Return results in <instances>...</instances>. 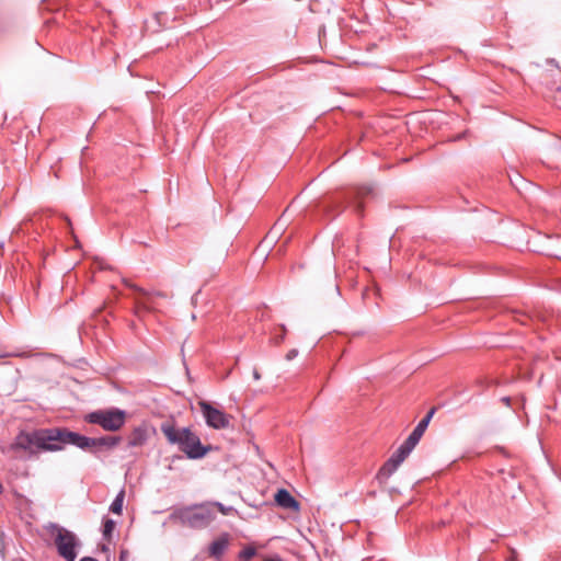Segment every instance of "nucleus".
I'll use <instances>...</instances> for the list:
<instances>
[{"instance_id":"7","label":"nucleus","mask_w":561,"mask_h":561,"mask_svg":"<svg viewBox=\"0 0 561 561\" xmlns=\"http://www.w3.org/2000/svg\"><path fill=\"white\" fill-rule=\"evenodd\" d=\"M129 287L139 293V297L136 298V313L139 314L141 311H158V298L167 299L168 295L162 291H147L136 285L127 284Z\"/></svg>"},{"instance_id":"22","label":"nucleus","mask_w":561,"mask_h":561,"mask_svg":"<svg viewBox=\"0 0 561 561\" xmlns=\"http://www.w3.org/2000/svg\"><path fill=\"white\" fill-rule=\"evenodd\" d=\"M435 412H436V408H435V407H434V408H432V409H430V411H428V412L426 413V415H425V416H424V417L419 422V424H423V426L427 428V426H428V424H430V422H431L432 417L434 416Z\"/></svg>"},{"instance_id":"14","label":"nucleus","mask_w":561,"mask_h":561,"mask_svg":"<svg viewBox=\"0 0 561 561\" xmlns=\"http://www.w3.org/2000/svg\"><path fill=\"white\" fill-rule=\"evenodd\" d=\"M148 439L146 426H137L133 430L128 438V447H139L145 445Z\"/></svg>"},{"instance_id":"1","label":"nucleus","mask_w":561,"mask_h":561,"mask_svg":"<svg viewBox=\"0 0 561 561\" xmlns=\"http://www.w3.org/2000/svg\"><path fill=\"white\" fill-rule=\"evenodd\" d=\"M160 430L171 445L178 448L188 459H201L210 450V446H204L201 438L190 427H176L173 422H164Z\"/></svg>"},{"instance_id":"20","label":"nucleus","mask_w":561,"mask_h":561,"mask_svg":"<svg viewBox=\"0 0 561 561\" xmlns=\"http://www.w3.org/2000/svg\"><path fill=\"white\" fill-rule=\"evenodd\" d=\"M256 554V549L253 546H245L240 552H239V560L240 561H249Z\"/></svg>"},{"instance_id":"23","label":"nucleus","mask_w":561,"mask_h":561,"mask_svg":"<svg viewBox=\"0 0 561 561\" xmlns=\"http://www.w3.org/2000/svg\"><path fill=\"white\" fill-rule=\"evenodd\" d=\"M297 355H298V351L296 348H293L287 352L285 357L287 360H293Z\"/></svg>"},{"instance_id":"13","label":"nucleus","mask_w":561,"mask_h":561,"mask_svg":"<svg viewBox=\"0 0 561 561\" xmlns=\"http://www.w3.org/2000/svg\"><path fill=\"white\" fill-rule=\"evenodd\" d=\"M401 463L392 456L382 465L377 473V479L380 483H386L387 480L397 471Z\"/></svg>"},{"instance_id":"12","label":"nucleus","mask_w":561,"mask_h":561,"mask_svg":"<svg viewBox=\"0 0 561 561\" xmlns=\"http://www.w3.org/2000/svg\"><path fill=\"white\" fill-rule=\"evenodd\" d=\"M276 503L286 510H295L299 508V503L295 500V497L285 489H279L275 494Z\"/></svg>"},{"instance_id":"3","label":"nucleus","mask_w":561,"mask_h":561,"mask_svg":"<svg viewBox=\"0 0 561 561\" xmlns=\"http://www.w3.org/2000/svg\"><path fill=\"white\" fill-rule=\"evenodd\" d=\"M48 530L54 537V543L58 556L65 561H76L78 557V548L81 546L77 535L57 524H50Z\"/></svg>"},{"instance_id":"19","label":"nucleus","mask_w":561,"mask_h":561,"mask_svg":"<svg viewBox=\"0 0 561 561\" xmlns=\"http://www.w3.org/2000/svg\"><path fill=\"white\" fill-rule=\"evenodd\" d=\"M208 503L210 504V507L216 512V510L218 512H220L222 515H231V514H236L237 513V510L232 506H226L224 505L222 503L220 502H216V501H208Z\"/></svg>"},{"instance_id":"27","label":"nucleus","mask_w":561,"mask_h":561,"mask_svg":"<svg viewBox=\"0 0 561 561\" xmlns=\"http://www.w3.org/2000/svg\"><path fill=\"white\" fill-rule=\"evenodd\" d=\"M253 378H254L255 380H259V379L261 378V375H260V373L257 371V369H254V370H253Z\"/></svg>"},{"instance_id":"29","label":"nucleus","mask_w":561,"mask_h":561,"mask_svg":"<svg viewBox=\"0 0 561 561\" xmlns=\"http://www.w3.org/2000/svg\"><path fill=\"white\" fill-rule=\"evenodd\" d=\"M80 561H98L95 558L92 557H84Z\"/></svg>"},{"instance_id":"8","label":"nucleus","mask_w":561,"mask_h":561,"mask_svg":"<svg viewBox=\"0 0 561 561\" xmlns=\"http://www.w3.org/2000/svg\"><path fill=\"white\" fill-rule=\"evenodd\" d=\"M39 450H60L64 448V428L38 430Z\"/></svg>"},{"instance_id":"24","label":"nucleus","mask_w":561,"mask_h":561,"mask_svg":"<svg viewBox=\"0 0 561 561\" xmlns=\"http://www.w3.org/2000/svg\"><path fill=\"white\" fill-rule=\"evenodd\" d=\"M510 556L507 557V561H516L517 560V551L514 548L510 549Z\"/></svg>"},{"instance_id":"6","label":"nucleus","mask_w":561,"mask_h":561,"mask_svg":"<svg viewBox=\"0 0 561 561\" xmlns=\"http://www.w3.org/2000/svg\"><path fill=\"white\" fill-rule=\"evenodd\" d=\"M38 430L32 432L21 431L9 446V450L18 453L20 450L27 453L30 456L35 455L39 450Z\"/></svg>"},{"instance_id":"2","label":"nucleus","mask_w":561,"mask_h":561,"mask_svg":"<svg viewBox=\"0 0 561 561\" xmlns=\"http://www.w3.org/2000/svg\"><path fill=\"white\" fill-rule=\"evenodd\" d=\"M170 519L192 529H205L216 519V512L208 502L195 503L174 508Z\"/></svg>"},{"instance_id":"16","label":"nucleus","mask_w":561,"mask_h":561,"mask_svg":"<svg viewBox=\"0 0 561 561\" xmlns=\"http://www.w3.org/2000/svg\"><path fill=\"white\" fill-rule=\"evenodd\" d=\"M413 449L414 446L409 445L408 442L404 440L400 445V447L392 454V457L397 459L400 463H402Z\"/></svg>"},{"instance_id":"4","label":"nucleus","mask_w":561,"mask_h":561,"mask_svg":"<svg viewBox=\"0 0 561 561\" xmlns=\"http://www.w3.org/2000/svg\"><path fill=\"white\" fill-rule=\"evenodd\" d=\"M85 421L101 426L104 431L116 432L124 426L126 412L119 409L98 410L87 414Z\"/></svg>"},{"instance_id":"31","label":"nucleus","mask_w":561,"mask_h":561,"mask_svg":"<svg viewBox=\"0 0 561 561\" xmlns=\"http://www.w3.org/2000/svg\"><path fill=\"white\" fill-rule=\"evenodd\" d=\"M357 207H358V211H360L363 206H362V204L359 203Z\"/></svg>"},{"instance_id":"30","label":"nucleus","mask_w":561,"mask_h":561,"mask_svg":"<svg viewBox=\"0 0 561 561\" xmlns=\"http://www.w3.org/2000/svg\"><path fill=\"white\" fill-rule=\"evenodd\" d=\"M3 490H4V489H3V485H2V483L0 482V494L3 492Z\"/></svg>"},{"instance_id":"26","label":"nucleus","mask_w":561,"mask_h":561,"mask_svg":"<svg viewBox=\"0 0 561 561\" xmlns=\"http://www.w3.org/2000/svg\"><path fill=\"white\" fill-rule=\"evenodd\" d=\"M263 561H284V560L279 556H275L273 558H268Z\"/></svg>"},{"instance_id":"10","label":"nucleus","mask_w":561,"mask_h":561,"mask_svg":"<svg viewBox=\"0 0 561 561\" xmlns=\"http://www.w3.org/2000/svg\"><path fill=\"white\" fill-rule=\"evenodd\" d=\"M93 438L83 436L79 433L71 432L67 428H64V447L66 445H73L83 450L90 449L92 450Z\"/></svg>"},{"instance_id":"15","label":"nucleus","mask_w":561,"mask_h":561,"mask_svg":"<svg viewBox=\"0 0 561 561\" xmlns=\"http://www.w3.org/2000/svg\"><path fill=\"white\" fill-rule=\"evenodd\" d=\"M122 438L119 436H103L93 438L92 450L94 449H112L116 447L121 443Z\"/></svg>"},{"instance_id":"25","label":"nucleus","mask_w":561,"mask_h":561,"mask_svg":"<svg viewBox=\"0 0 561 561\" xmlns=\"http://www.w3.org/2000/svg\"><path fill=\"white\" fill-rule=\"evenodd\" d=\"M369 193H370V191L368 188H360L357 194L359 197H363L364 195L369 194Z\"/></svg>"},{"instance_id":"11","label":"nucleus","mask_w":561,"mask_h":561,"mask_svg":"<svg viewBox=\"0 0 561 561\" xmlns=\"http://www.w3.org/2000/svg\"><path fill=\"white\" fill-rule=\"evenodd\" d=\"M229 546V535L227 533L220 535L217 539H215L208 548V553L210 557L220 560L224 556L225 551Z\"/></svg>"},{"instance_id":"9","label":"nucleus","mask_w":561,"mask_h":561,"mask_svg":"<svg viewBox=\"0 0 561 561\" xmlns=\"http://www.w3.org/2000/svg\"><path fill=\"white\" fill-rule=\"evenodd\" d=\"M93 438L83 436L79 433L71 432L67 428H64V447L66 445H73L83 450L90 449L92 450Z\"/></svg>"},{"instance_id":"18","label":"nucleus","mask_w":561,"mask_h":561,"mask_svg":"<svg viewBox=\"0 0 561 561\" xmlns=\"http://www.w3.org/2000/svg\"><path fill=\"white\" fill-rule=\"evenodd\" d=\"M125 491L121 490L110 506V511L114 514H122Z\"/></svg>"},{"instance_id":"32","label":"nucleus","mask_w":561,"mask_h":561,"mask_svg":"<svg viewBox=\"0 0 561 561\" xmlns=\"http://www.w3.org/2000/svg\"><path fill=\"white\" fill-rule=\"evenodd\" d=\"M124 558H126V554L122 553L121 559L123 560Z\"/></svg>"},{"instance_id":"5","label":"nucleus","mask_w":561,"mask_h":561,"mask_svg":"<svg viewBox=\"0 0 561 561\" xmlns=\"http://www.w3.org/2000/svg\"><path fill=\"white\" fill-rule=\"evenodd\" d=\"M198 407L207 426L214 430H225L230 426L231 416L224 411L213 407L207 401H199Z\"/></svg>"},{"instance_id":"33","label":"nucleus","mask_w":561,"mask_h":561,"mask_svg":"<svg viewBox=\"0 0 561 561\" xmlns=\"http://www.w3.org/2000/svg\"><path fill=\"white\" fill-rule=\"evenodd\" d=\"M124 558H126V554L122 553L121 559L123 560Z\"/></svg>"},{"instance_id":"17","label":"nucleus","mask_w":561,"mask_h":561,"mask_svg":"<svg viewBox=\"0 0 561 561\" xmlns=\"http://www.w3.org/2000/svg\"><path fill=\"white\" fill-rule=\"evenodd\" d=\"M425 431L426 427H424L423 424L417 423V425L414 427V430L405 440L408 442L409 445H413L415 447L419 444Z\"/></svg>"},{"instance_id":"21","label":"nucleus","mask_w":561,"mask_h":561,"mask_svg":"<svg viewBox=\"0 0 561 561\" xmlns=\"http://www.w3.org/2000/svg\"><path fill=\"white\" fill-rule=\"evenodd\" d=\"M115 528V523L114 520L107 518L104 520V524H103V535L104 537H108L112 531L114 530Z\"/></svg>"},{"instance_id":"28","label":"nucleus","mask_w":561,"mask_h":561,"mask_svg":"<svg viewBox=\"0 0 561 561\" xmlns=\"http://www.w3.org/2000/svg\"><path fill=\"white\" fill-rule=\"evenodd\" d=\"M502 401H503L506 405H511V398H510V397H504V398H502Z\"/></svg>"}]
</instances>
